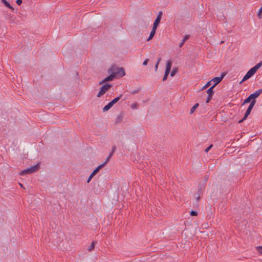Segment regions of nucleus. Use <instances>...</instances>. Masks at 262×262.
<instances>
[{"label": "nucleus", "instance_id": "1", "mask_svg": "<svg viewBox=\"0 0 262 262\" xmlns=\"http://www.w3.org/2000/svg\"><path fill=\"white\" fill-rule=\"evenodd\" d=\"M262 66V61H260L258 63H257L256 65H255L254 67L252 68L251 69L249 70V71L246 73V74L244 76V78H243L242 80L240 82V83L243 82L244 81L247 80L249 78H250L253 75H254L256 71Z\"/></svg>", "mask_w": 262, "mask_h": 262}, {"label": "nucleus", "instance_id": "2", "mask_svg": "<svg viewBox=\"0 0 262 262\" xmlns=\"http://www.w3.org/2000/svg\"><path fill=\"white\" fill-rule=\"evenodd\" d=\"M39 168V164L38 163L35 165L31 166V167L22 170L20 172L19 174L21 176H24L27 174H31L33 173L36 171H37Z\"/></svg>", "mask_w": 262, "mask_h": 262}, {"label": "nucleus", "instance_id": "3", "mask_svg": "<svg viewBox=\"0 0 262 262\" xmlns=\"http://www.w3.org/2000/svg\"><path fill=\"white\" fill-rule=\"evenodd\" d=\"M112 86L111 83H106L103 85L100 90L99 92L97 94V97H100L105 93V92Z\"/></svg>", "mask_w": 262, "mask_h": 262}, {"label": "nucleus", "instance_id": "4", "mask_svg": "<svg viewBox=\"0 0 262 262\" xmlns=\"http://www.w3.org/2000/svg\"><path fill=\"white\" fill-rule=\"evenodd\" d=\"M226 75V73L223 72L222 73L220 77H216L213 78H212L210 81L214 82V84L212 85V86H214V88L223 79V78Z\"/></svg>", "mask_w": 262, "mask_h": 262}, {"label": "nucleus", "instance_id": "5", "mask_svg": "<svg viewBox=\"0 0 262 262\" xmlns=\"http://www.w3.org/2000/svg\"><path fill=\"white\" fill-rule=\"evenodd\" d=\"M162 11H159V13H158V16L157 17V18H156L154 23V24H153V27L152 28H155L157 29L160 21H161V17H162Z\"/></svg>", "mask_w": 262, "mask_h": 262}, {"label": "nucleus", "instance_id": "6", "mask_svg": "<svg viewBox=\"0 0 262 262\" xmlns=\"http://www.w3.org/2000/svg\"><path fill=\"white\" fill-rule=\"evenodd\" d=\"M213 89L214 86H212L207 90L206 92L208 94V97L206 99V103H209L211 99H212V96L214 94Z\"/></svg>", "mask_w": 262, "mask_h": 262}, {"label": "nucleus", "instance_id": "7", "mask_svg": "<svg viewBox=\"0 0 262 262\" xmlns=\"http://www.w3.org/2000/svg\"><path fill=\"white\" fill-rule=\"evenodd\" d=\"M115 76H120L123 77L125 75L124 69L123 68H116Z\"/></svg>", "mask_w": 262, "mask_h": 262}, {"label": "nucleus", "instance_id": "8", "mask_svg": "<svg viewBox=\"0 0 262 262\" xmlns=\"http://www.w3.org/2000/svg\"><path fill=\"white\" fill-rule=\"evenodd\" d=\"M114 78H115V75L114 74H110L109 76H107L106 78L103 79L102 81L99 82V84L100 85H101V84H102L103 83H105L106 82L112 81L114 79Z\"/></svg>", "mask_w": 262, "mask_h": 262}, {"label": "nucleus", "instance_id": "9", "mask_svg": "<svg viewBox=\"0 0 262 262\" xmlns=\"http://www.w3.org/2000/svg\"><path fill=\"white\" fill-rule=\"evenodd\" d=\"M101 169V166H98L92 172V173L91 174V175L89 176L88 180L87 183H89L92 178L99 171V170Z\"/></svg>", "mask_w": 262, "mask_h": 262}, {"label": "nucleus", "instance_id": "10", "mask_svg": "<svg viewBox=\"0 0 262 262\" xmlns=\"http://www.w3.org/2000/svg\"><path fill=\"white\" fill-rule=\"evenodd\" d=\"M262 93V89L255 91L254 93L250 95L252 99H255Z\"/></svg>", "mask_w": 262, "mask_h": 262}, {"label": "nucleus", "instance_id": "11", "mask_svg": "<svg viewBox=\"0 0 262 262\" xmlns=\"http://www.w3.org/2000/svg\"><path fill=\"white\" fill-rule=\"evenodd\" d=\"M156 29L152 28L151 31L150 32V33L149 34V36L147 38V40L149 41L151 40L152 37L154 36L155 33H156Z\"/></svg>", "mask_w": 262, "mask_h": 262}, {"label": "nucleus", "instance_id": "12", "mask_svg": "<svg viewBox=\"0 0 262 262\" xmlns=\"http://www.w3.org/2000/svg\"><path fill=\"white\" fill-rule=\"evenodd\" d=\"M116 68L115 66H112L111 68L108 69L107 72L110 74H114L115 75Z\"/></svg>", "mask_w": 262, "mask_h": 262}, {"label": "nucleus", "instance_id": "13", "mask_svg": "<svg viewBox=\"0 0 262 262\" xmlns=\"http://www.w3.org/2000/svg\"><path fill=\"white\" fill-rule=\"evenodd\" d=\"M2 3H3L5 6L12 10H14L13 7H12L10 4L6 0H1Z\"/></svg>", "mask_w": 262, "mask_h": 262}, {"label": "nucleus", "instance_id": "14", "mask_svg": "<svg viewBox=\"0 0 262 262\" xmlns=\"http://www.w3.org/2000/svg\"><path fill=\"white\" fill-rule=\"evenodd\" d=\"M252 110V108H251L250 107H248L245 114V115L244 116V119H246L248 117V116L250 115L251 112V110Z\"/></svg>", "mask_w": 262, "mask_h": 262}, {"label": "nucleus", "instance_id": "15", "mask_svg": "<svg viewBox=\"0 0 262 262\" xmlns=\"http://www.w3.org/2000/svg\"><path fill=\"white\" fill-rule=\"evenodd\" d=\"M113 106L112 103L110 102L106 105L103 108V112H106Z\"/></svg>", "mask_w": 262, "mask_h": 262}, {"label": "nucleus", "instance_id": "16", "mask_svg": "<svg viewBox=\"0 0 262 262\" xmlns=\"http://www.w3.org/2000/svg\"><path fill=\"white\" fill-rule=\"evenodd\" d=\"M189 38V36L188 35H185L184 38H183V39L182 40V42L180 43V45H179V47L180 48H181L183 45H184V43H185V42Z\"/></svg>", "mask_w": 262, "mask_h": 262}, {"label": "nucleus", "instance_id": "17", "mask_svg": "<svg viewBox=\"0 0 262 262\" xmlns=\"http://www.w3.org/2000/svg\"><path fill=\"white\" fill-rule=\"evenodd\" d=\"M122 95H120L119 97H117L114 99L113 100H112L110 102L112 103V105L113 106L114 104H115L116 103H117L120 99L121 98Z\"/></svg>", "mask_w": 262, "mask_h": 262}, {"label": "nucleus", "instance_id": "18", "mask_svg": "<svg viewBox=\"0 0 262 262\" xmlns=\"http://www.w3.org/2000/svg\"><path fill=\"white\" fill-rule=\"evenodd\" d=\"M172 62L170 61H167L166 62V69L167 71H170L171 69Z\"/></svg>", "mask_w": 262, "mask_h": 262}, {"label": "nucleus", "instance_id": "19", "mask_svg": "<svg viewBox=\"0 0 262 262\" xmlns=\"http://www.w3.org/2000/svg\"><path fill=\"white\" fill-rule=\"evenodd\" d=\"M199 104L198 103L195 104L193 106L191 107L190 111V114H192L195 110V109L199 106Z\"/></svg>", "mask_w": 262, "mask_h": 262}, {"label": "nucleus", "instance_id": "20", "mask_svg": "<svg viewBox=\"0 0 262 262\" xmlns=\"http://www.w3.org/2000/svg\"><path fill=\"white\" fill-rule=\"evenodd\" d=\"M252 99L251 98V97H250V96L249 95L243 102L242 105H244L245 104H246V103H249L251 100Z\"/></svg>", "mask_w": 262, "mask_h": 262}, {"label": "nucleus", "instance_id": "21", "mask_svg": "<svg viewBox=\"0 0 262 262\" xmlns=\"http://www.w3.org/2000/svg\"><path fill=\"white\" fill-rule=\"evenodd\" d=\"M178 68H173L170 73V76L171 77L174 76L176 74V73L178 72Z\"/></svg>", "mask_w": 262, "mask_h": 262}, {"label": "nucleus", "instance_id": "22", "mask_svg": "<svg viewBox=\"0 0 262 262\" xmlns=\"http://www.w3.org/2000/svg\"><path fill=\"white\" fill-rule=\"evenodd\" d=\"M169 72H170V71H167V70H165L164 75L163 79H162L163 81H165L166 80L167 76H168V74H169Z\"/></svg>", "mask_w": 262, "mask_h": 262}, {"label": "nucleus", "instance_id": "23", "mask_svg": "<svg viewBox=\"0 0 262 262\" xmlns=\"http://www.w3.org/2000/svg\"><path fill=\"white\" fill-rule=\"evenodd\" d=\"M161 60V58L160 57H159L158 59V60H157V62L155 66V72H157V70H158V66L159 64V63L160 62Z\"/></svg>", "mask_w": 262, "mask_h": 262}, {"label": "nucleus", "instance_id": "24", "mask_svg": "<svg viewBox=\"0 0 262 262\" xmlns=\"http://www.w3.org/2000/svg\"><path fill=\"white\" fill-rule=\"evenodd\" d=\"M255 103H256L255 99H252L251 101V103H250V104L249 106L251 108H253V106L255 104Z\"/></svg>", "mask_w": 262, "mask_h": 262}, {"label": "nucleus", "instance_id": "25", "mask_svg": "<svg viewBox=\"0 0 262 262\" xmlns=\"http://www.w3.org/2000/svg\"><path fill=\"white\" fill-rule=\"evenodd\" d=\"M255 103H256L255 99H252L251 101V103H250V104L249 106L251 108H253V106L255 104Z\"/></svg>", "mask_w": 262, "mask_h": 262}, {"label": "nucleus", "instance_id": "26", "mask_svg": "<svg viewBox=\"0 0 262 262\" xmlns=\"http://www.w3.org/2000/svg\"><path fill=\"white\" fill-rule=\"evenodd\" d=\"M255 103H256L255 99H252L251 101V103H250V104L249 106L251 108H253V106L255 104Z\"/></svg>", "mask_w": 262, "mask_h": 262}, {"label": "nucleus", "instance_id": "27", "mask_svg": "<svg viewBox=\"0 0 262 262\" xmlns=\"http://www.w3.org/2000/svg\"><path fill=\"white\" fill-rule=\"evenodd\" d=\"M110 159H108V158H107L105 161V162H104L103 163H102L101 164L99 165V166H101V168H103L106 164L107 163L110 161Z\"/></svg>", "mask_w": 262, "mask_h": 262}, {"label": "nucleus", "instance_id": "28", "mask_svg": "<svg viewBox=\"0 0 262 262\" xmlns=\"http://www.w3.org/2000/svg\"><path fill=\"white\" fill-rule=\"evenodd\" d=\"M96 242H93L92 243V244L89 247V249H88V250L89 251H91L92 250H93V249L94 248V246H95V244Z\"/></svg>", "mask_w": 262, "mask_h": 262}, {"label": "nucleus", "instance_id": "29", "mask_svg": "<svg viewBox=\"0 0 262 262\" xmlns=\"http://www.w3.org/2000/svg\"><path fill=\"white\" fill-rule=\"evenodd\" d=\"M211 81H208L207 83L205 84V85L202 88V90H204L209 87L211 85Z\"/></svg>", "mask_w": 262, "mask_h": 262}, {"label": "nucleus", "instance_id": "30", "mask_svg": "<svg viewBox=\"0 0 262 262\" xmlns=\"http://www.w3.org/2000/svg\"><path fill=\"white\" fill-rule=\"evenodd\" d=\"M140 90H141L140 88H138V89L137 90H134V91L130 92V93L133 95H135L137 93H138L140 92Z\"/></svg>", "mask_w": 262, "mask_h": 262}, {"label": "nucleus", "instance_id": "31", "mask_svg": "<svg viewBox=\"0 0 262 262\" xmlns=\"http://www.w3.org/2000/svg\"><path fill=\"white\" fill-rule=\"evenodd\" d=\"M190 214L191 216H196L198 215V212L196 211L191 210Z\"/></svg>", "mask_w": 262, "mask_h": 262}, {"label": "nucleus", "instance_id": "32", "mask_svg": "<svg viewBox=\"0 0 262 262\" xmlns=\"http://www.w3.org/2000/svg\"><path fill=\"white\" fill-rule=\"evenodd\" d=\"M256 249L258 251V252L262 255V246L257 247Z\"/></svg>", "mask_w": 262, "mask_h": 262}, {"label": "nucleus", "instance_id": "33", "mask_svg": "<svg viewBox=\"0 0 262 262\" xmlns=\"http://www.w3.org/2000/svg\"><path fill=\"white\" fill-rule=\"evenodd\" d=\"M212 147V145H209L207 148H206L205 149V151L206 152H207Z\"/></svg>", "mask_w": 262, "mask_h": 262}, {"label": "nucleus", "instance_id": "34", "mask_svg": "<svg viewBox=\"0 0 262 262\" xmlns=\"http://www.w3.org/2000/svg\"><path fill=\"white\" fill-rule=\"evenodd\" d=\"M148 61H149L148 59H146L144 61V62H143V66H146V65L147 64V63H148Z\"/></svg>", "mask_w": 262, "mask_h": 262}, {"label": "nucleus", "instance_id": "35", "mask_svg": "<svg viewBox=\"0 0 262 262\" xmlns=\"http://www.w3.org/2000/svg\"><path fill=\"white\" fill-rule=\"evenodd\" d=\"M122 119V116L120 114V115H119L117 117V121H121V120Z\"/></svg>", "mask_w": 262, "mask_h": 262}, {"label": "nucleus", "instance_id": "36", "mask_svg": "<svg viewBox=\"0 0 262 262\" xmlns=\"http://www.w3.org/2000/svg\"><path fill=\"white\" fill-rule=\"evenodd\" d=\"M16 4L20 6L22 4V0H16Z\"/></svg>", "mask_w": 262, "mask_h": 262}, {"label": "nucleus", "instance_id": "37", "mask_svg": "<svg viewBox=\"0 0 262 262\" xmlns=\"http://www.w3.org/2000/svg\"><path fill=\"white\" fill-rule=\"evenodd\" d=\"M116 149V146L115 145H114L113 147H112V152H114L115 151Z\"/></svg>", "mask_w": 262, "mask_h": 262}, {"label": "nucleus", "instance_id": "38", "mask_svg": "<svg viewBox=\"0 0 262 262\" xmlns=\"http://www.w3.org/2000/svg\"><path fill=\"white\" fill-rule=\"evenodd\" d=\"M245 120V119H244V117H243L241 120L238 121V123H241L243 122Z\"/></svg>", "mask_w": 262, "mask_h": 262}, {"label": "nucleus", "instance_id": "39", "mask_svg": "<svg viewBox=\"0 0 262 262\" xmlns=\"http://www.w3.org/2000/svg\"><path fill=\"white\" fill-rule=\"evenodd\" d=\"M200 198H200V195H198V196L196 197V201H199L200 200Z\"/></svg>", "mask_w": 262, "mask_h": 262}, {"label": "nucleus", "instance_id": "40", "mask_svg": "<svg viewBox=\"0 0 262 262\" xmlns=\"http://www.w3.org/2000/svg\"><path fill=\"white\" fill-rule=\"evenodd\" d=\"M114 152H113L112 151L109 154V156H111V157H112V156L113 155Z\"/></svg>", "mask_w": 262, "mask_h": 262}, {"label": "nucleus", "instance_id": "41", "mask_svg": "<svg viewBox=\"0 0 262 262\" xmlns=\"http://www.w3.org/2000/svg\"><path fill=\"white\" fill-rule=\"evenodd\" d=\"M19 184L21 187L24 188L23 185L19 183Z\"/></svg>", "mask_w": 262, "mask_h": 262}, {"label": "nucleus", "instance_id": "42", "mask_svg": "<svg viewBox=\"0 0 262 262\" xmlns=\"http://www.w3.org/2000/svg\"><path fill=\"white\" fill-rule=\"evenodd\" d=\"M135 105L134 104H132V108H135V105Z\"/></svg>", "mask_w": 262, "mask_h": 262}, {"label": "nucleus", "instance_id": "43", "mask_svg": "<svg viewBox=\"0 0 262 262\" xmlns=\"http://www.w3.org/2000/svg\"><path fill=\"white\" fill-rule=\"evenodd\" d=\"M111 157H111V156H109V155H108V157H107V158H108V159H110Z\"/></svg>", "mask_w": 262, "mask_h": 262}]
</instances>
